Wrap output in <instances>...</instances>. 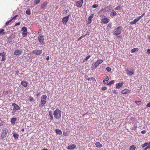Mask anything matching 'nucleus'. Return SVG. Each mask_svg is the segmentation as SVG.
Segmentation results:
<instances>
[{
	"label": "nucleus",
	"instance_id": "f257e3e1",
	"mask_svg": "<svg viewBox=\"0 0 150 150\" xmlns=\"http://www.w3.org/2000/svg\"><path fill=\"white\" fill-rule=\"evenodd\" d=\"M62 114L61 111L57 108L53 112V115L55 119L59 120L61 118Z\"/></svg>",
	"mask_w": 150,
	"mask_h": 150
},
{
	"label": "nucleus",
	"instance_id": "f03ea898",
	"mask_svg": "<svg viewBox=\"0 0 150 150\" xmlns=\"http://www.w3.org/2000/svg\"><path fill=\"white\" fill-rule=\"evenodd\" d=\"M9 135L8 130L6 128L2 129L1 135L0 136V139L1 140L8 137Z\"/></svg>",
	"mask_w": 150,
	"mask_h": 150
},
{
	"label": "nucleus",
	"instance_id": "7ed1b4c3",
	"mask_svg": "<svg viewBox=\"0 0 150 150\" xmlns=\"http://www.w3.org/2000/svg\"><path fill=\"white\" fill-rule=\"evenodd\" d=\"M122 30V27L121 26H119L114 30L113 34L117 36L121 33Z\"/></svg>",
	"mask_w": 150,
	"mask_h": 150
},
{
	"label": "nucleus",
	"instance_id": "20e7f679",
	"mask_svg": "<svg viewBox=\"0 0 150 150\" xmlns=\"http://www.w3.org/2000/svg\"><path fill=\"white\" fill-rule=\"evenodd\" d=\"M47 96L46 95H42L41 98V104L43 106L47 102Z\"/></svg>",
	"mask_w": 150,
	"mask_h": 150
},
{
	"label": "nucleus",
	"instance_id": "39448f33",
	"mask_svg": "<svg viewBox=\"0 0 150 150\" xmlns=\"http://www.w3.org/2000/svg\"><path fill=\"white\" fill-rule=\"evenodd\" d=\"M44 36L41 34H40L38 36V39L39 42L41 44L43 45L45 44L44 41Z\"/></svg>",
	"mask_w": 150,
	"mask_h": 150
},
{
	"label": "nucleus",
	"instance_id": "423d86ee",
	"mask_svg": "<svg viewBox=\"0 0 150 150\" xmlns=\"http://www.w3.org/2000/svg\"><path fill=\"white\" fill-rule=\"evenodd\" d=\"M21 31L23 32L22 33L23 37H24L26 36L28 33L27 29V28L25 27H22Z\"/></svg>",
	"mask_w": 150,
	"mask_h": 150
},
{
	"label": "nucleus",
	"instance_id": "0eeeda50",
	"mask_svg": "<svg viewBox=\"0 0 150 150\" xmlns=\"http://www.w3.org/2000/svg\"><path fill=\"white\" fill-rule=\"evenodd\" d=\"M101 18L103 17L104 18L102 19L101 20V22L104 24H106L108 23L109 22V19L106 17L103 16H100Z\"/></svg>",
	"mask_w": 150,
	"mask_h": 150
},
{
	"label": "nucleus",
	"instance_id": "6e6552de",
	"mask_svg": "<svg viewBox=\"0 0 150 150\" xmlns=\"http://www.w3.org/2000/svg\"><path fill=\"white\" fill-rule=\"evenodd\" d=\"M83 3V0H79V1H76V6L77 8H81Z\"/></svg>",
	"mask_w": 150,
	"mask_h": 150
},
{
	"label": "nucleus",
	"instance_id": "1a4fd4ad",
	"mask_svg": "<svg viewBox=\"0 0 150 150\" xmlns=\"http://www.w3.org/2000/svg\"><path fill=\"white\" fill-rule=\"evenodd\" d=\"M69 16L70 15H69L67 16L64 17L63 18L62 20V22L63 23V24H66V23H67V22L69 20Z\"/></svg>",
	"mask_w": 150,
	"mask_h": 150
},
{
	"label": "nucleus",
	"instance_id": "9d476101",
	"mask_svg": "<svg viewBox=\"0 0 150 150\" xmlns=\"http://www.w3.org/2000/svg\"><path fill=\"white\" fill-rule=\"evenodd\" d=\"M103 61V59H99L98 60L95 62L94 64V66L95 67V68H96L100 64L102 63Z\"/></svg>",
	"mask_w": 150,
	"mask_h": 150
},
{
	"label": "nucleus",
	"instance_id": "9b49d317",
	"mask_svg": "<svg viewBox=\"0 0 150 150\" xmlns=\"http://www.w3.org/2000/svg\"><path fill=\"white\" fill-rule=\"evenodd\" d=\"M32 52L33 54H35L37 55H40L42 53V50H35L32 51Z\"/></svg>",
	"mask_w": 150,
	"mask_h": 150
},
{
	"label": "nucleus",
	"instance_id": "f8f14e48",
	"mask_svg": "<svg viewBox=\"0 0 150 150\" xmlns=\"http://www.w3.org/2000/svg\"><path fill=\"white\" fill-rule=\"evenodd\" d=\"M22 52L23 51L21 50H16L15 51L14 54L16 55H20L21 54Z\"/></svg>",
	"mask_w": 150,
	"mask_h": 150
},
{
	"label": "nucleus",
	"instance_id": "ddd939ff",
	"mask_svg": "<svg viewBox=\"0 0 150 150\" xmlns=\"http://www.w3.org/2000/svg\"><path fill=\"white\" fill-rule=\"evenodd\" d=\"M12 105L13 106V108L16 109V110H18L20 109L19 106L15 103H13Z\"/></svg>",
	"mask_w": 150,
	"mask_h": 150
},
{
	"label": "nucleus",
	"instance_id": "4468645a",
	"mask_svg": "<svg viewBox=\"0 0 150 150\" xmlns=\"http://www.w3.org/2000/svg\"><path fill=\"white\" fill-rule=\"evenodd\" d=\"M76 145L74 144H72L71 145L69 146L67 148L68 150H72L74 149L76 147Z\"/></svg>",
	"mask_w": 150,
	"mask_h": 150
},
{
	"label": "nucleus",
	"instance_id": "2eb2a0df",
	"mask_svg": "<svg viewBox=\"0 0 150 150\" xmlns=\"http://www.w3.org/2000/svg\"><path fill=\"white\" fill-rule=\"evenodd\" d=\"M130 91L128 89H125L122 91V93L123 94H126L130 93Z\"/></svg>",
	"mask_w": 150,
	"mask_h": 150
},
{
	"label": "nucleus",
	"instance_id": "dca6fc26",
	"mask_svg": "<svg viewBox=\"0 0 150 150\" xmlns=\"http://www.w3.org/2000/svg\"><path fill=\"white\" fill-rule=\"evenodd\" d=\"M123 84V83L122 82L117 83L116 85V87L117 88H120V87H122Z\"/></svg>",
	"mask_w": 150,
	"mask_h": 150
},
{
	"label": "nucleus",
	"instance_id": "f3484780",
	"mask_svg": "<svg viewBox=\"0 0 150 150\" xmlns=\"http://www.w3.org/2000/svg\"><path fill=\"white\" fill-rule=\"evenodd\" d=\"M49 119L51 120H53L54 118L52 115V112L51 110L49 111Z\"/></svg>",
	"mask_w": 150,
	"mask_h": 150
},
{
	"label": "nucleus",
	"instance_id": "a211bd4d",
	"mask_svg": "<svg viewBox=\"0 0 150 150\" xmlns=\"http://www.w3.org/2000/svg\"><path fill=\"white\" fill-rule=\"evenodd\" d=\"M127 73L129 75H132L134 74V72L133 70L129 71L128 69L126 70Z\"/></svg>",
	"mask_w": 150,
	"mask_h": 150
},
{
	"label": "nucleus",
	"instance_id": "6ab92c4d",
	"mask_svg": "<svg viewBox=\"0 0 150 150\" xmlns=\"http://www.w3.org/2000/svg\"><path fill=\"white\" fill-rule=\"evenodd\" d=\"M109 78L108 76H106L103 80V82L105 84H108Z\"/></svg>",
	"mask_w": 150,
	"mask_h": 150
},
{
	"label": "nucleus",
	"instance_id": "aec40b11",
	"mask_svg": "<svg viewBox=\"0 0 150 150\" xmlns=\"http://www.w3.org/2000/svg\"><path fill=\"white\" fill-rule=\"evenodd\" d=\"M139 20V19L138 18L137 19H134V21L130 22V24L131 25L135 24Z\"/></svg>",
	"mask_w": 150,
	"mask_h": 150
},
{
	"label": "nucleus",
	"instance_id": "412c9836",
	"mask_svg": "<svg viewBox=\"0 0 150 150\" xmlns=\"http://www.w3.org/2000/svg\"><path fill=\"white\" fill-rule=\"evenodd\" d=\"M28 83L25 81H23L21 82V84L23 86L25 87H27L28 86Z\"/></svg>",
	"mask_w": 150,
	"mask_h": 150
},
{
	"label": "nucleus",
	"instance_id": "4be33fe9",
	"mask_svg": "<svg viewBox=\"0 0 150 150\" xmlns=\"http://www.w3.org/2000/svg\"><path fill=\"white\" fill-rule=\"evenodd\" d=\"M96 146L98 148H101L102 147V145L99 142H97L95 144Z\"/></svg>",
	"mask_w": 150,
	"mask_h": 150
},
{
	"label": "nucleus",
	"instance_id": "5701e85b",
	"mask_svg": "<svg viewBox=\"0 0 150 150\" xmlns=\"http://www.w3.org/2000/svg\"><path fill=\"white\" fill-rule=\"evenodd\" d=\"M47 4V2H43L41 5V8L42 9L45 8Z\"/></svg>",
	"mask_w": 150,
	"mask_h": 150
},
{
	"label": "nucleus",
	"instance_id": "b1692460",
	"mask_svg": "<svg viewBox=\"0 0 150 150\" xmlns=\"http://www.w3.org/2000/svg\"><path fill=\"white\" fill-rule=\"evenodd\" d=\"M55 132L56 133L60 135L62 134V132L61 130L58 129H55Z\"/></svg>",
	"mask_w": 150,
	"mask_h": 150
},
{
	"label": "nucleus",
	"instance_id": "393cba45",
	"mask_svg": "<svg viewBox=\"0 0 150 150\" xmlns=\"http://www.w3.org/2000/svg\"><path fill=\"white\" fill-rule=\"evenodd\" d=\"M88 80L89 81H90V83H91L94 82V81H96L95 79L93 77L89 78L88 79Z\"/></svg>",
	"mask_w": 150,
	"mask_h": 150
},
{
	"label": "nucleus",
	"instance_id": "a878e982",
	"mask_svg": "<svg viewBox=\"0 0 150 150\" xmlns=\"http://www.w3.org/2000/svg\"><path fill=\"white\" fill-rule=\"evenodd\" d=\"M138 49L137 48H134L132 49L131 50V52L132 53H133L136 51H138Z\"/></svg>",
	"mask_w": 150,
	"mask_h": 150
},
{
	"label": "nucleus",
	"instance_id": "bb28decb",
	"mask_svg": "<svg viewBox=\"0 0 150 150\" xmlns=\"http://www.w3.org/2000/svg\"><path fill=\"white\" fill-rule=\"evenodd\" d=\"M13 136L15 139H17L18 138L19 135L17 134H14L13 135Z\"/></svg>",
	"mask_w": 150,
	"mask_h": 150
},
{
	"label": "nucleus",
	"instance_id": "cd10ccee",
	"mask_svg": "<svg viewBox=\"0 0 150 150\" xmlns=\"http://www.w3.org/2000/svg\"><path fill=\"white\" fill-rule=\"evenodd\" d=\"M28 100L30 102H34L35 101L33 98L31 96L29 97V98L28 99Z\"/></svg>",
	"mask_w": 150,
	"mask_h": 150
},
{
	"label": "nucleus",
	"instance_id": "c85d7f7f",
	"mask_svg": "<svg viewBox=\"0 0 150 150\" xmlns=\"http://www.w3.org/2000/svg\"><path fill=\"white\" fill-rule=\"evenodd\" d=\"M16 120V118L13 117L11 119V122L12 124H14Z\"/></svg>",
	"mask_w": 150,
	"mask_h": 150
},
{
	"label": "nucleus",
	"instance_id": "c756f323",
	"mask_svg": "<svg viewBox=\"0 0 150 150\" xmlns=\"http://www.w3.org/2000/svg\"><path fill=\"white\" fill-rule=\"evenodd\" d=\"M4 31V30L3 29H0V35L5 34H6L5 33L3 32Z\"/></svg>",
	"mask_w": 150,
	"mask_h": 150
},
{
	"label": "nucleus",
	"instance_id": "7c9ffc66",
	"mask_svg": "<svg viewBox=\"0 0 150 150\" xmlns=\"http://www.w3.org/2000/svg\"><path fill=\"white\" fill-rule=\"evenodd\" d=\"M117 14L116 13L115 11H112V12L110 14V16H115Z\"/></svg>",
	"mask_w": 150,
	"mask_h": 150
},
{
	"label": "nucleus",
	"instance_id": "2f4dec72",
	"mask_svg": "<svg viewBox=\"0 0 150 150\" xmlns=\"http://www.w3.org/2000/svg\"><path fill=\"white\" fill-rule=\"evenodd\" d=\"M135 148L136 147L134 145H132L130 146L129 150H135Z\"/></svg>",
	"mask_w": 150,
	"mask_h": 150
},
{
	"label": "nucleus",
	"instance_id": "473e14b6",
	"mask_svg": "<svg viewBox=\"0 0 150 150\" xmlns=\"http://www.w3.org/2000/svg\"><path fill=\"white\" fill-rule=\"evenodd\" d=\"M91 57V56L90 55H88V56L86 57L84 59L82 62L83 63L85 61H87L90 57Z\"/></svg>",
	"mask_w": 150,
	"mask_h": 150
},
{
	"label": "nucleus",
	"instance_id": "72a5a7b5",
	"mask_svg": "<svg viewBox=\"0 0 150 150\" xmlns=\"http://www.w3.org/2000/svg\"><path fill=\"white\" fill-rule=\"evenodd\" d=\"M135 102L137 105H140L142 104V102L140 101H135Z\"/></svg>",
	"mask_w": 150,
	"mask_h": 150
},
{
	"label": "nucleus",
	"instance_id": "f704fd0d",
	"mask_svg": "<svg viewBox=\"0 0 150 150\" xmlns=\"http://www.w3.org/2000/svg\"><path fill=\"white\" fill-rule=\"evenodd\" d=\"M149 148H150V142L149 143H148V145L146 147H145L144 149V150H146L147 149H149Z\"/></svg>",
	"mask_w": 150,
	"mask_h": 150
},
{
	"label": "nucleus",
	"instance_id": "c9c22d12",
	"mask_svg": "<svg viewBox=\"0 0 150 150\" xmlns=\"http://www.w3.org/2000/svg\"><path fill=\"white\" fill-rule=\"evenodd\" d=\"M115 81L114 80L111 81H110L109 83H108L107 85H111L114 83Z\"/></svg>",
	"mask_w": 150,
	"mask_h": 150
},
{
	"label": "nucleus",
	"instance_id": "e433bc0d",
	"mask_svg": "<svg viewBox=\"0 0 150 150\" xmlns=\"http://www.w3.org/2000/svg\"><path fill=\"white\" fill-rule=\"evenodd\" d=\"M26 13L27 14L29 15L30 14V10L28 9L26 11Z\"/></svg>",
	"mask_w": 150,
	"mask_h": 150
},
{
	"label": "nucleus",
	"instance_id": "4c0bfd02",
	"mask_svg": "<svg viewBox=\"0 0 150 150\" xmlns=\"http://www.w3.org/2000/svg\"><path fill=\"white\" fill-rule=\"evenodd\" d=\"M148 145V143L146 142L144 143V144H142V148H144L145 146H147Z\"/></svg>",
	"mask_w": 150,
	"mask_h": 150
},
{
	"label": "nucleus",
	"instance_id": "58836bf2",
	"mask_svg": "<svg viewBox=\"0 0 150 150\" xmlns=\"http://www.w3.org/2000/svg\"><path fill=\"white\" fill-rule=\"evenodd\" d=\"M40 0H35L34 3L36 4L40 3Z\"/></svg>",
	"mask_w": 150,
	"mask_h": 150
},
{
	"label": "nucleus",
	"instance_id": "ea45409f",
	"mask_svg": "<svg viewBox=\"0 0 150 150\" xmlns=\"http://www.w3.org/2000/svg\"><path fill=\"white\" fill-rule=\"evenodd\" d=\"M8 92V91H4L3 92V95L5 96Z\"/></svg>",
	"mask_w": 150,
	"mask_h": 150
},
{
	"label": "nucleus",
	"instance_id": "a19ab883",
	"mask_svg": "<svg viewBox=\"0 0 150 150\" xmlns=\"http://www.w3.org/2000/svg\"><path fill=\"white\" fill-rule=\"evenodd\" d=\"M12 20V19H10V20H9V21H7L6 23V25H8L9 24V23Z\"/></svg>",
	"mask_w": 150,
	"mask_h": 150
},
{
	"label": "nucleus",
	"instance_id": "79ce46f5",
	"mask_svg": "<svg viewBox=\"0 0 150 150\" xmlns=\"http://www.w3.org/2000/svg\"><path fill=\"white\" fill-rule=\"evenodd\" d=\"M145 15V13H143L141 16H139L138 18L139 19V20H140V18H141L142 17H143Z\"/></svg>",
	"mask_w": 150,
	"mask_h": 150
},
{
	"label": "nucleus",
	"instance_id": "37998d69",
	"mask_svg": "<svg viewBox=\"0 0 150 150\" xmlns=\"http://www.w3.org/2000/svg\"><path fill=\"white\" fill-rule=\"evenodd\" d=\"M106 69L107 71H108V72H110L111 70V68L110 67H107V68H106Z\"/></svg>",
	"mask_w": 150,
	"mask_h": 150
},
{
	"label": "nucleus",
	"instance_id": "c03bdc74",
	"mask_svg": "<svg viewBox=\"0 0 150 150\" xmlns=\"http://www.w3.org/2000/svg\"><path fill=\"white\" fill-rule=\"evenodd\" d=\"M63 136L64 137H67L68 136V134L67 132H64L63 134Z\"/></svg>",
	"mask_w": 150,
	"mask_h": 150
},
{
	"label": "nucleus",
	"instance_id": "a18cd8bd",
	"mask_svg": "<svg viewBox=\"0 0 150 150\" xmlns=\"http://www.w3.org/2000/svg\"><path fill=\"white\" fill-rule=\"evenodd\" d=\"M5 53L4 52L3 53H0V56H1L2 57L5 56Z\"/></svg>",
	"mask_w": 150,
	"mask_h": 150
},
{
	"label": "nucleus",
	"instance_id": "49530a36",
	"mask_svg": "<svg viewBox=\"0 0 150 150\" xmlns=\"http://www.w3.org/2000/svg\"><path fill=\"white\" fill-rule=\"evenodd\" d=\"M98 6V5H96V4L93 5L92 6V8H96Z\"/></svg>",
	"mask_w": 150,
	"mask_h": 150
},
{
	"label": "nucleus",
	"instance_id": "de8ad7c7",
	"mask_svg": "<svg viewBox=\"0 0 150 150\" xmlns=\"http://www.w3.org/2000/svg\"><path fill=\"white\" fill-rule=\"evenodd\" d=\"M93 14H92V15L90 16L88 18V19L89 20H91V18H92L93 17Z\"/></svg>",
	"mask_w": 150,
	"mask_h": 150
},
{
	"label": "nucleus",
	"instance_id": "09e8293b",
	"mask_svg": "<svg viewBox=\"0 0 150 150\" xmlns=\"http://www.w3.org/2000/svg\"><path fill=\"white\" fill-rule=\"evenodd\" d=\"M6 59V58L5 57V56H3L2 57V59H1V61H4Z\"/></svg>",
	"mask_w": 150,
	"mask_h": 150
},
{
	"label": "nucleus",
	"instance_id": "8fccbe9b",
	"mask_svg": "<svg viewBox=\"0 0 150 150\" xmlns=\"http://www.w3.org/2000/svg\"><path fill=\"white\" fill-rule=\"evenodd\" d=\"M107 88L106 87H103L102 88V90H105Z\"/></svg>",
	"mask_w": 150,
	"mask_h": 150
},
{
	"label": "nucleus",
	"instance_id": "3c124183",
	"mask_svg": "<svg viewBox=\"0 0 150 150\" xmlns=\"http://www.w3.org/2000/svg\"><path fill=\"white\" fill-rule=\"evenodd\" d=\"M146 131H145V130H143L141 132V133L142 134H144L146 133Z\"/></svg>",
	"mask_w": 150,
	"mask_h": 150
},
{
	"label": "nucleus",
	"instance_id": "603ef678",
	"mask_svg": "<svg viewBox=\"0 0 150 150\" xmlns=\"http://www.w3.org/2000/svg\"><path fill=\"white\" fill-rule=\"evenodd\" d=\"M17 110H16V109H14V108H13V111L12 112V113L14 114L16 112V111H17Z\"/></svg>",
	"mask_w": 150,
	"mask_h": 150
},
{
	"label": "nucleus",
	"instance_id": "864d4df0",
	"mask_svg": "<svg viewBox=\"0 0 150 150\" xmlns=\"http://www.w3.org/2000/svg\"><path fill=\"white\" fill-rule=\"evenodd\" d=\"M20 22H18L16 23L15 24V26H17V25H20Z\"/></svg>",
	"mask_w": 150,
	"mask_h": 150
},
{
	"label": "nucleus",
	"instance_id": "5fc2aeb1",
	"mask_svg": "<svg viewBox=\"0 0 150 150\" xmlns=\"http://www.w3.org/2000/svg\"><path fill=\"white\" fill-rule=\"evenodd\" d=\"M146 106L148 107H150V102L147 103L146 105Z\"/></svg>",
	"mask_w": 150,
	"mask_h": 150
},
{
	"label": "nucleus",
	"instance_id": "6e6d98bb",
	"mask_svg": "<svg viewBox=\"0 0 150 150\" xmlns=\"http://www.w3.org/2000/svg\"><path fill=\"white\" fill-rule=\"evenodd\" d=\"M147 53L148 54H150V49H148L147 50Z\"/></svg>",
	"mask_w": 150,
	"mask_h": 150
},
{
	"label": "nucleus",
	"instance_id": "4d7b16f0",
	"mask_svg": "<svg viewBox=\"0 0 150 150\" xmlns=\"http://www.w3.org/2000/svg\"><path fill=\"white\" fill-rule=\"evenodd\" d=\"M120 9V7L119 6H117L115 8V9L116 10H118Z\"/></svg>",
	"mask_w": 150,
	"mask_h": 150
},
{
	"label": "nucleus",
	"instance_id": "13d9d810",
	"mask_svg": "<svg viewBox=\"0 0 150 150\" xmlns=\"http://www.w3.org/2000/svg\"><path fill=\"white\" fill-rule=\"evenodd\" d=\"M113 93H115V94H117V92L116 91V90H114L113 91Z\"/></svg>",
	"mask_w": 150,
	"mask_h": 150
},
{
	"label": "nucleus",
	"instance_id": "bf43d9fd",
	"mask_svg": "<svg viewBox=\"0 0 150 150\" xmlns=\"http://www.w3.org/2000/svg\"><path fill=\"white\" fill-rule=\"evenodd\" d=\"M111 25H112V23H110L108 24V27H110L111 26Z\"/></svg>",
	"mask_w": 150,
	"mask_h": 150
},
{
	"label": "nucleus",
	"instance_id": "052dcab7",
	"mask_svg": "<svg viewBox=\"0 0 150 150\" xmlns=\"http://www.w3.org/2000/svg\"><path fill=\"white\" fill-rule=\"evenodd\" d=\"M18 16V15H16L14 17H13L11 19H12V20L13 19H15V18H16V17H17V16Z\"/></svg>",
	"mask_w": 150,
	"mask_h": 150
},
{
	"label": "nucleus",
	"instance_id": "680f3d73",
	"mask_svg": "<svg viewBox=\"0 0 150 150\" xmlns=\"http://www.w3.org/2000/svg\"><path fill=\"white\" fill-rule=\"evenodd\" d=\"M49 56H48L46 57V59L48 61L49 59Z\"/></svg>",
	"mask_w": 150,
	"mask_h": 150
},
{
	"label": "nucleus",
	"instance_id": "e2e57ef3",
	"mask_svg": "<svg viewBox=\"0 0 150 150\" xmlns=\"http://www.w3.org/2000/svg\"><path fill=\"white\" fill-rule=\"evenodd\" d=\"M134 118L133 117H131L130 119V120H133L134 119Z\"/></svg>",
	"mask_w": 150,
	"mask_h": 150
},
{
	"label": "nucleus",
	"instance_id": "0e129e2a",
	"mask_svg": "<svg viewBox=\"0 0 150 150\" xmlns=\"http://www.w3.org/2000/svg\"><path fill=\"white\" fill-rule=\"evenodd\" d=\"M82 38V37H79L78 39V40H81Z\"/></svg>",
	"mask_w": 150,
	"mask_h": 150
},
{
	"label": "nucleus",
	"instance_id": "69168bd1",
	"mask_svg": "<svg viewBox=\"0 0 150 150\" xmlns=\"http://www.w3.org/2000/svg\"><path fill=\"white\" fill-rule=\"evenodd\" d=\"M40 93L38 92L37 93V94H36V96H38L40 94Z\"/></svg>",
	"mask_w": 150,
	"mask_h": 150
},
{
	"label": "nucleus",
	"instance_id": "338daca9",
	"mask_svg": "<svg viewBox=\"0 0 150 150\" xmlns=\"http://www.w3.org/2000/svg\"><path fill=\"white\" fill-rule=\"evenodd\" d=\"M21 131L22 132H23L24 131V129H21Z\"/></svg>",
	"mask_w": 150,
	"mask_h": 150
},
{
	"label": "nucleus",
	"instance_id": "774afa93",
	"mask_svg": "<svg viewBox=\"0 0 150 150\" xmlns=\"http://www.w3.org/2000/svg\"><path fill=\"white\" fill-rule=\"evenodd\" d=\"M148 38L149 39V41H150V35L148 37Z\"/></svg>",
	"mask_w": 150,
	"mask_h": 150
}]
</instances>
